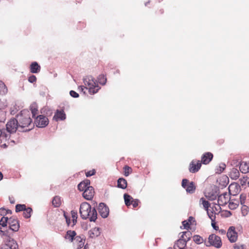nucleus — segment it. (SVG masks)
Returning <instances> with one entry per match:
<instances>
[{
  "label": "nucleus",
  "mask_w": 249,
  "mask_h": 249,
  "mask_svg": "<svg viewBox=\"0 0 249 249\" xmlns=\"http://www.w3.org/2000/svg\"><path fill=\"white\" fill-rule=\"evenodd\" d=\"M17 121L18 122L19 131L26 132L31 130L34 125L32 123L30 113L28 110L24 109L17 115Z\"/></svg>",
  "instance_id": "f257e3e1"
},
{
  "label": "nucleus",
  "mask_w": 249,
  "mask_h": 249,
  "mask_svg": "<svg viewBox=\"0 0 249 249\" xmlns=\"http://www.w3.org/2000/svg\"><path fill=\"white\" fill-rule=\"evenodd\" d=\"M80 213L81 217L83 219L89 218L90 221L95 222L97 218V213L94 208H91V206L87 202L82 203L80 207Z\"/></svg>",
  "instance_id": "f03ea898"
},
{
  "label": "nucleus",
  "mask_w": 249,
  "mask_h": 249,
  "mask_svg": "<svg viewBox=\"0 0 249 249\" xmlns=\"http://www.w3.org/2000/svg\"><path fill=\"white\" fill-rule=\"evenodd\" d=\"M84 86L79 87V89L85 93L84 91L85 89H88L90 94H94L97 93L100 87H99L98 82L91 76H88L83 79Z\"/></svg>",
  "instance_id": "7ed1b4c3"
},
{
  "label": "nucleus",
  "mask_w": 249,
  "mask_h": 249,
  "mask_svg": "<svg viewBox=\"0 0 249 249\" xmlns=\"http://www.w3.org/2000/svg\"><path fill=\"white\" fill-rule=\"evenodd\" d=\"M208 243L209 245H207V246H212L216 248H220L222 245L220 237L214 234L209 235Z\"/></svg>",
  "instance_id": "20e7f679"
},
{
  "label": "nucleus",
  "mask_w": 249,
  "mask_h": 249,
  "mask_svg": "<svg viewBox=\"0 0 249 249\" xmlns=\"http://www.w3.org/2000/svg\"><path fill=\"white\" fill-rule=\"evenodd\" d=\"M6 130L10 133H15L17 130L19 131L18 122L16 119H11L7 122Z\"/></svg>",
  "instance_id": "39448f33"
},
{
  "label": "nucleus",
  "mask_w": 249,
  "mask_h": 249,
  "mask_svg": "<svg viewBox=\"0 0 249 249\" xmlns=\"http://www.w3.org/2000/svg\"><path fill=\"white\" fill-rule=\"evenodd\" d=\"M182 186L185 188L187 193L193 194L195 192L196 190V186L193 182H188V180L187 179H183L182 181Z\"/></svg>",
  "instance_id": "423d86ee"
},
{
  "label": "nucleus",
  "mask_w": 249,
  "mask_h": 249,
  "mask_svg": "<svg viewBox=\"0 0 249 249\" xmlns=\"http://www.w3.org/2000/svg\"><path fill=\"white\" fill-rule=\"evenodd\" d=\"M35 123L37 127L42 128L48 124L49 120L46 117L40 115L37 116Z\"/></svg>",
  "instance_id": "0eeeda50"
},
{
  "label": "nucleus",
  "mask_w": 249,
  "mask_h": 249,
  "mask_svg": "<svg viewBox=\"0 0 249 249\" xmlns=\"http://www.w3.org/2000/svg\"><path fill=\"white\" fill-rule=\"evenodd\" d=\"M227 236L231 242L234 243L236 241L238 236L234 227L231 226L229 228Z\"/></svg>",
  "instance_id": "6e6552de"
},
{
  "label": "nucleus",
  "mask_w": 249,
  "mask_h": 249,
  "mask_svg": "<svg viewBox=\"0 0 249 249\" xmlns=\"http://www.w3.org/2000/svg\"><path fill=\"white\" fill-rule=\"evenodd\" d=\"M5 249H18L17 242L14 239L8 237L5 245L2 247Z\"/></svg>",
  "instance_id": "1a4fd4ad"
},
{
  "label": "nucleus",
  "mask_w": 249,
  "mask_h": 249,
  "mask_svg": "<svg viewBox=\"0 0 249 249\" xmlns=\"http://www.w3.org/2000/svg\"><path fill=\"white\" fill-rule=\"evenodd\" d=\"M230 201L229 195L227 193H223L218 196L217 202L218 207L220 209V206H224Z\"/></svg>",
  "instance_id": "9d476101"
},
{
  "label": "nucleus",
  "mask_w": 249,
  "mask_h": 249,
  "mask_svg": "<svg viewBox=\"0 0 249 249\" xmlns=\"http://www.w3.org/2000/svg\"><path fill=\"white\" fill-rule=\"evenodd\" d=\"M8 223L10 229L14 231H17L19 228V221L14 217L8 219Z\"/></svg>",
  "instance_id": "9b49d317"
},
{
  "label": "nucleus",
  "mask_w": 249,
  "mask_h": 249,
  "mask_svg": "<svg viewBox=\"0 0 249 249\" xmlns=\"http://www.w3.org/2000/svg\"><path fill=\"white\" fill-rule=\"evenodd\" d=\"M98 211L103 218H106L109 214V208L104 203H100L98 206Z\"/></svg>",
  "instance_id": "f8f14e48"
},
{
  "label": "nucleus",
  "mask_w": 249,
  "mask_h": 249,
  "mask_svg": "<svg viewBox=\"0 0 249 249\" xmlns=\"http://www.w3.org/2000/svg\"><path fill=\"white\" fill-rule=\"evenodd\" d=\"M94 194V189L92 186L88 187L83 193V196L87 200H91Z\"/></svg>",
  "instance_id": "ddd939ff"
},
{
  "label": "nucleus",
  "mask_w": 249,
  "mask_h": 249,
  "mask_svg": "<svg viewBox=\"0 0 249 249\" xmlns=\"http://www.w3.org/2000/svg\"><path fill=\"white\" fill-rule=\"evenodd\" d=\"M201 166V163L199 160H193L190 164L189 171L194 173L197 172Z\"/></svg>",
  "instance_id": "4468645a"
},
{
  "label": "nucleus",
  "mask_w": 249,
  "mask_h": 249,
  "mask_svg": "<svg viewBox=\"0 0 249 249\" xmlns=\"http://www.w3.org/2000/svg\"><path fill=\"white\" fill-rule=\"evenodd\" d=\"M56 121L59 120L63 121L66 119V114L63 110H57L53 117Z\"/></svg>",
  "instance_id": "2eb2a0df"
},
{
  "label": "nucleus",
  "mask_w": 249,
  "mask_h": 249,
  "mask_svg": "<svg viewBox=\"0 0 249 249\" xmlns=\"http://www.w3.org/2000/svg\"><path fill=\"white\" fill-rule=\"evenodd\" d=\"M213 157V155L211 153H206L202 157L201 162L204 164H207L209 163L210 161H211Z\"/></svg>",
  "instance_id": "dca6fc26"
},
{
  "label": "nucleus",
  "mask_w": 249,
  "mask_h": 249,
  "mask_svg": "<svg viewBox=\"0 0 249 249\" xmlns=\"http://www.w3.org/2000/svg\"><path fill=\"white\" fill-rule=\"evenodd\" d=\"M240 171L243 174L249 172V162L242 161L239 166Z\"/></svg>",
  "instance_id": "f3484780"
},
{
  "label": "nucleus",
  "mask_w": 249,
  "mask_h": 249,
  "mask_svg": "<svg viewBox=\"0 0 249 249\" xmlns=\"http://www.w3.org/2000/svg\"><path fill=\"white\" fill-rule=\"evenodd\" d=\"M100 234V229L99 228H94L89 231V235L90 238H95Z\"/></svg>",
  "instance_id": "a211bd4d"
},
{
  "label": "nucleus",
  "mask_w": 249,
  "mask_h": 249,
  "mask_svg": "<svg viewBox=\"0 0 249 249\" xmlns=\"http://www.w3.org/2000/svg\"><path fill=\"white\" fill-rule=\"evenodd\" d=\"M186 243L183 240L179 238L175 243L174 248V249H186Z\"/></svg>",
  "instance_id": "6ab92c4d"
},
{
  "label": "nucleus",
  "mask_w": 249,
  "mask_h": 249,
  "mask_svg": "<svg viewBox=\"0 0 249 249\" xmlns=\"http://www.w3.org/2000/svg\"><path fill=\"white\" fill-rule=\"evenodd\" d=\"M90 185V181L89 179H86L80 182L78 185V189L80 191H84Z\"/></svg>",
  "instance_id": "aec40b11"
},
{
  "label": "nucleus",
  "mask_w": 249,
  "mask_h": 249,
  "mask_svg": "<svg viewBox=\"0 0 249 249\" xmlns=\"http://www.w3.org/2000/svg\"><path fill=\"white\" fill-rule=\"evenodd\" d=\"M40 71V67L36 62H33L30 65V71L32 73H38Z\"/></svg>",
  "instance_id": "412c9836"
},
{
  "label": "nucleus",
  "mask_w": 249,
  "mask_h": 249,
  "mask_svg": "<svg viewBox=\"0 0 249 249\" xmlns=\"http://www.w3.org/2000/svg\"><path fill=\"white\" fill-rule=\"evenodd\" d=\"M181 234L180 239L183 240L186 243L190 240L192 235V233L189 231L182 232Z\"/></svg>",
  "instance_id": "4be33fe9"
},
{
  "label": "nucleus",
  "mask_w": 249,
  "mask_h": 249,
  "mask_svg": "<svg viewBox=\"0 0 249 249\" xmlns=\"http://www.w3.org/2000/svg\"><path fill=\"white\" fill-rule=\"evenodd\" d=\"M76 235V232L74 231H68L65 235V238L68 239L71 242L73 240L74 237Z\"/></svg>",
  "instance_id": "5701e85b"
},
{
  "label": "nucleus",
  "mask_w": 249,
  "mask_h": 249,
  "mask_svg": "<svg viewBox=\"0 0 249 249\" xmlns=\"http://www.w3.org/2000/svg\"><path fill=\"white\" fill-rule=\"evenodd\" d=\"M118 187L122 189H125L127 187V181L123 178H120L118 180Z\"/></svg>",
  "instance_id": "b1692460"
},
{
  "label": "nucleus",
  "mask_w": 249,
  "mask_h": 249,
  "mask_svg": "<svg viewBox=\"0 0 249 249\" xmlns=\"http://www.w3.org/2000/svg\"><path fill=\"white\" fill-rule=\"evenodd\" d=\"M240 173L237 169L233 168L231 172V178L233 179H236L239 177Z\"/></svg>",
  "instance_id": "393cba45"
},
{
  "label": "nucleus",
  "mask_w": 249,
  "mask_h": 249,
  "mask_svg": "<svg viewBox=\"0 0 249 249\" xmlns=\"http://www.w3.org/2000/svg\"><path fill=\"white\" fill-rule=\"evenodd\" d=\"M52 204L55 207H58L61 204V200L60 197L55 196L52 200Z\"/></svg>",
  "instance_id": "a878e982"
},
{
  "label": "nucleus",
  "mask_w": 249,
  "mask_h": 249,
  "mask_svg": "<svg viewBox=\"0 0 249 249\" xmlns=\"http://www.w3.org/2000/svg\"><path fill=\"white\" fill-rule=\"evenodd\" d=\"M124 197L125 205L127 206H130L131 205V202H132V200H133V197L127 194H124Z\"/></svg>",
  "instance_id": "bb28decb"
},
{
  "label": "nucleus",
  "mask_w": 249,
  "mask_h": 249,
  "mask_svg": "<svg viewBox=\"0 0 249 249\" xmlns=\"http://www.w3.org/2000/svg\"><path fill=\"white\" fill-rule=\"evenodd\" d=\"M30 109L32 114L33 117H35L37 114V106L36 103H33L30 106Z\"/></svg>",
  "instance_id": "cd10ccee"
},
{
  "label": "nucleus",
  "mask_w": 249,
  "mask_h": 249,
  "mask_svg": "<svg viewBox=\"0 0 249 249\" xmlns=\"http://www.w3.org/2000/svg\"><path fill=\"white\" fill-rule=\"evenodd\" d=\"M8 89L3 82L0 81V94L4 95L7 93Z\"/></svg>",
  "instance_id": "c85d7f7f"
},
{
  "label": "nucleus",
  "mask_w": 249,
  "mask_h": 249,
  "mask_svg": "<svg viewBox=\"0 0 249 249\" xmlns=\"http://www.w3.org/2000/svg\"><path fill=\"white\" fill-rule=\"evenodd\" d=\"M199 202L200 203L203 205L204 208L207 211H208V208L210 205L209 202L208 201L206 200L203 197H202L200 199Z\"/></svg>",
  "instance_id": "c756f323"
},
{
  "label": "nucleus",
  "mask_w": 249,
  "mask_h": 249,
  "mask_svg": "<svg viewBox=\"0 0 249 249\" xmlns=\"http://www.w3.org/2000/svg\"><path fill=\"white\" fill-rule=\"evenodd\" d=\"M32 212V209L28 207L27 208H26L23 213V216L26 218H28L31 217V213Z\"/></svg>",
  "instance_id": "7c9ffc66"
},
{
  "label": "nucleus",
  "mask_w": 249,
  "mask_h": 249,
  "mask_svg": "<svg viewBox=\"0 0 249 249\" xmlns=\"http://www.w3.org/2000/svg\"><path fill=\"white\" fill-rule=\"evenodd\" d=\"M239 205L238 200L233 201L232 200L229 202V207L231 210L235 209Z\"/></svg>",
  "instance_id": "2f4dec72"
},
{
  "label": "nucleus",
  "mask_w": 249,
  "mask_h": 249,
  "mask_svg": "<svg viewBox=\"0 0 249 249\" xmlns=\"http://www.w3.org/2000/svg\"><path fill=\"white\" fill-rule=\"evenodd\" d=\"M193 240L197 244H200L203 242V239L201 236L197 235L193 236Z\"/></svg>",
  "instance_id": "473e14b6"
},
{
  "label": "nucleus",
  "mask_w": 249,
  "mask_h": 249,
  "mask_svg": "<svg viewBox=\"0 0 249 249\" xmlns=\"http://www.w3.org/2000/svg\"><path fill=\"white\" fill-rule=\"evenodd\" d=\"M98 82L103 85H105L107 82V78L104 75H100L98 78Z\"/></svg>",
  "instance_id": "72a5a7b5"
},
{
  "label": "nucleus",
  "mask_w": 249,
  "mask_h": 249,
  "mask_svg": "<svg viewBox=\"0 0 249 249\" xmlns=\"http://www.w3.org/2000/svg\"><path fill=\"white\" fill-rule=\"evenodd\" d=\"M221 216L223 217H229L231 215V213L228 210H223L221 212Z\"/></svg>",
  "instance_id": "f704fd0d"
},
{
  "label": "nucleus",
  "mask_w": 249,
  "mask_h": 249,
  "mask_svg": "<svg viewBox=\"0 0 249 249\" xmlns=\"http://www.w3.org/2000/svg\"><path fill=\"white\" fill-rule=\"evenodd\" d=\"M26 208V206L24 204H17L16 206V212L24 211Z\"/></svg>",
  "instance_id": "c9c22d12"
},
{
  "label": "nucleus",
  "mask_w": 249,
  "mask_h": 249,
  "mask_svg": "<svg viewBox=\"0 0 249 249\" xmlns=\"http://www.w3.org/2000/svg\"><path fill=\"white\" fill-rule=\"evenodd\" d=\"M124 175L125 176H128L131 172L132 169L131 167L126 165L124 167Z\"/></svg>",
  "instance_id": "e433bc0d"
},
{
  "label": "nucleus",
  "mask_w": 249,
  "mask_h": 249,
  "mask_svg": "<svg viewBox=\"0 0 249 249\" xmlns=\"http://www.w3.org/2000/svg\"><path fill=\"white\" fill-rule=\"evenodd\" d=\"M226 165L224 163H220L219 165L218 168L217 169V171H216V173H221L223 171V170L225 169Z\"/></svg>",
  "instance_id": "4c0bfd02"
},
{
  "label": "nucleus",
  "mask_w": 249,
  "mask_h": 249,
  "mask_svg": "<svg viewBox=\"0 0 249 249\" xmlns=\"http://www.w3.org/2000/svg\"><path fill=\"white\" fill-rule=\"evenodd\" d=\"M8 222V218L6 217H2L0 220V225H1L2 227H5L6 226L7 223Z\"/></svg>",
  "instance_id": "58836bf2"
},
{
  "label": "nucleus",
  "mask_w": 249,
  "mask_h": 249,
  "mask_svg": "<svg viewBox=\"0 0 249 249\" xmlns=\"http://www.w3.org/2000/svg\"><path fill=\"white\" fill-rule=\"evenodd\" d=\"M214 211V208H213V211L211 213H210L208 210V211H207L208 215L212 220V222H214L215 219V216L213 215V212Z\"/></svg>",
  "instance_id": "ea45409f"
},
{
  "label": "nucleus",
  "mask_w": 249,
  "mask_h": 249,
  "mask_svg": "<svg viewBox=\"0 0 249 249\" xmlns=\"http://www.w3.org/2000/svg\"><path fill=\"white\" fill-rule=\"evenodd\" d=\"M241 211L243 216H245L248 214V207L246 205H243Z\"/></svg>",
  "instance_id": "a19ab883"
},
{
  "label": "nucleus",
  "mask_w": 249,
  "mask_h": 249,
  "mask_svg": "<svg viewBox=\"0 0 249 249\" xmlns=\"http://www.w3.org/2000/svg\"><path fill=\"white\" fill-rule=\"evenodd\" d=\"M71 217H72V221H73V225H74L76 222V219H77V213L73 211H72L71 212Z\"/></svg>",
  "instance_id": "79ce46f5"
},
{
  "label": "nucleus",
  "mask_w": 249,
  "mask_h": 249,
  "mask_svg": "<svg viewBox=\"0 0 249 249\" xmlns=\"http://www.w3.org/2000/svg\"><path fill=\"white\" fill-rule=\"evenodd\" d=\"M5 112L0 109V122H3L5 120Z\"/></svg>",
  "instance_id": "37998d69"
},
{
  "label": "nucleus",
  "mask_w": 249,
  "mask_h": 249,
  "mask_svg": "<svg viewBox=\"0 0 249 249\" xmlns=\"http://www.w3.org/2000/svg\"><path fill=\"white\" fill-rule=\"evenodd\" d=\"M246 195L244 194H241L240 196V201L241 205H243L245 203Z\"/></svg>",
  "instance_id": "c03bdc74"
},
{
  "label": "nucleus",
  "mask_w": 249,
  "mask_h": 249,
  "mask_svg": "<svg viewBox=\"0 0 249 249\" xmlns=\"http://www.w3.org/2000/svg\"><path fill=\"white\" fill-rule=\"evenodd\" d=\"M36 80V76L34 75H32L28 78V81L29 82L31 83H33L34 82H35Z\"/></svg>",
  "instance_id": "a18cd8bd"
},
{
  "label": "nucleus",
  "mask_w": 249,
  "mask_h": 249,
  "mask_svg": "<svg viewBox=\"0 0 249 249\" xmlns=\"http://www.w3.org/2000/svg\"><path fill=\"white\" fill-rule=\"evenodd\" d=\"M234 249H244V245L242 244H235L233 245Z\"/></svg>",
  "instance_id": "49530a36"
},
{
  "label": "nucleus",
  "mask_w": 249,
  "mask_h": 249,
  "mask_svg": "<svg viewBox=\"0 0 249 249\" xmlns=\"http://www.w3.org/2000/svg\"><path fill=\"white\" fill-rule=\"evenodd\" d=\"M182 223L184 229H188L190 228V224L187 221L184 220L182 222Z\"/></svg>",
  "instance_id": "de8ad7c7"
},
{
  "label": "nucleus",
  "mask_w": 249,
  "mask_h": 249,
  "mask_svg": "<svg viewBox=\"0 0 249 249\" xmlns=\"http://www.w3.org/2000/svg\"><path fill=\"white\" fill-rule=\"evenodd\" d=\"M95 170L94 169H93V170H92L87 172L86 173V175L87 177H89L94 175L95 174Z\"/></svg>",
  "instance_id": "09e8293b"
},
{
  "label": "nucleus",
  "mask_w": 249,
  "mask_h": 249,
  "mask_svg": "<svg viewBox=\"0 0 249 249\" xmlns=\"http://www.w3.org/2000/svg\"><path fill=\"white\" fill-rule=\"evenodd\" d=\"M139 200L138 199H133L131 202V204L133 205L134 208H136L138 206Z\"/></svg>",
  "instance_id": "8fccbe9b"
},
{
  "label": "nucleus",
  "mask_w": 249,
  "mask_h": 249,
  "mask_svg": "<svg viewBox=\"0 0 249 249\" xmlns=\"http://www.w3.org/2000/svg\"><path fill=\"white\" fill-rule=\"evenodd\" d=\"M70 94L71 96L72 97H73L74 98H77L79 96V94L76 92H75L73 90L70 91Z\"/></svg>",
  "instance_id": "3c124183"
},
{
  "label": "nucleus",
  "mask_w": 249,
  "mask_h": 249,
  "mask_svg": "<svg viewBox=\"0 0 249 249\" xmlns=\"http://www.w3.org/2000/svg\"><path fill=\"white\" fill-rule=\"evenodd\" d=\"M7 137L6 134H5L0 129V140L2 141L3 139Z\"/></svg>",
  "instance_id": "603ef678"
},
{
  "label": "nucleus",
  "mask_w": 249,
  "mask_h": 249,
  "mask_svg": "<svg viewBox=\"0 0 249 249\" xmlns=\"http://www.w3.org/2000/svg\"><path fill=\"white\" fill-rule=\"evenodd\" d=\"M64 216L66 219V221L67 225H70V223H71L70 218L68 215H67L66 213L65 212L64 213Z\"/></svg>",
  "instance_id": "864d4df0"
},
{
  "label": "nucleus",
  "mask_w": 249,
  "mask_h": 249,
  "mask_svg": "<svg viewBox=\"0 0 249 249\" xmlns=\"http://www.w3.org/2000/svg\"><path fill=\"white\" fill-rule=\"evenodd\" d=\"M6 209H5L3 208H1L0 209V215H4L6 214Z\"/></svg>",
  "instance_id": "5fc2aeb1"
},
{
  "label": "nucleus",
  "mask_w": 249,
  "mask_h": 249,
  "mask_svg": "<svg viewBox=\"0 0 249 249\" xmlns=\"http://www.w3.org/2000/svg\"><path fill=\"white\" fill-rule=\"evenodd\" d=\"M247 178H248V177L247 176L246 177H244L243 179H241V183L242 184V185H243L244 184L246 183L247 180Z\"/></svg>",
  "instance_id": "6e6d98bb"
},
{
  "label": "nucleus",
  "mask_w": 249,
  "mask_h": 249,
  "mask_svg": "<svg viewBox=\"0 0 249 249\" xmlns=\"http://www.w3.org/2000/svg\"><path fill=\"white\" fill-rule=\"evenodd\" d=\"M212 226L213 227V228L215 230H217L218 229V226H216L215 225V223H214V222H212Z\"/></svg>",
  "instance_id": "4d7b16f0"
},
{
  "label": "nucleus",
  "mask_w": 249,
  "mask_h": 249,
  "mask_svg": "<svg viewBox=\"0 0 249 249\" xmlns=\"http://www.w3.org/2000/svg\"><path fill=\"white\" fill-rule=\"evenodd\" d=\"M219 232L221 235H224V234H225L226 233V231L225 230H223V229H220L219 231Z\"/></svg>",
  "instance_id": "13d9d810"
},
{
  "label": "nucleus",
  "mask_w": 249,
  "mask_h": 249,
  "mask_svg": "<svg viewBox=\"0 0 249 249\" xmlns=\"http://www.w3.org/2000/svg\"><path fill=\"white\" fill-rule=\"evenodd\" d=\"M75 240H76V241L78 242H80V241L83 240L81 237L80 236H76L75 238Z\"/></svg>",
  "instance_id": "bf43d9fd"
},
{
  "label": "nucleus",
  "mask_w": 249,
  "mask_h": 249,
  "mask_svg": "<svg viewBox=\"0 0 249 249\" xmlns=\"http://www.w3.org/2000/svg\"><path fill=\"white\" fill-rule=\"evenodd\" d=\"M84 245V242L83 241V240H82L81 241H80V242H79V245H78V246L80 247V248H82L83 247Z\"/></svg>",
  "instance_id": "052dcab7"
},
{
  "label": "nucleus",
  "mask_w": 249,
  "mask_h": 249,
  "mask_svg": "<svg viewBox=\"0 0 249 249\" xmlns=\"http://www.w3.org/2000/svg\"><path fill=\"white\" fill-rule=\"evenodd\" d=\"M9 200H10V203L11 204L15 203V200H14V198L13 197H9Z\"/></svg>",
  "instance_id": "680f3d73"
},
{
  "label": "nucleus",
  "mask_w": 249,
  "mask_h": 249,
  "mask_svg": "<svg viewBox=\"0 0 249 249\" xmlns=\"http://www.w3.org/2000/svg\"><path fill=\"white\" fill-rule=\"evenodd\" d=\"M194 217H193L192 216H190V217H189V218L188 219V222H189H189L191 223V221L194 220Z\"/></svg>",
  "instance_id": "e2e57ef3"
},
{
  "label": "nucleus",
  "mask_w": 249,
  "mask_h": 249,
  "mask_svg": "<svg viewBox=\"0 0 249 249\" xmlns=\"http://www.w3.org/2000/svg\"><path fill=\"white\" fill-rule=\"evenodd\" d=\"M3 175L0 172V180L2 179Z\"/></svg>",
  "instance_id": "0e129e2a"
},
{
  "label": "nucleus",
  "mask_w": 249,
  "mask_h": 249,
  "mask_svg": "<svg viewBox=\"0 0 249 249\" xmlns=\"http://www.w3.org/2000/svg\"><path fill=\"white\" fill-rule=\"evenodd\" d=\"M6 214L8 213H11V211L10 210H6Z\"/></svg>",
  "instance_id": "69168bd1"
},
{
  "label": "nucleus",
  "mask_w": 249,
  "mask_h": 249,
  "mask_svg": "<svg viewBox=\"0 0 249 249\" xmlns=\"http://www.w3.org/2000/svg\"><path fill=\"white\" fill-rule=\"evenodd\" d=\"M2 146H3V147H6V144H3L2 145Z\"/></svg>",
  "instance_id": "338daca9"
},
{
  "label": "nucleus",
  "mask_w": 249,
  "mask_h": 249,
  "mask_svg": "<svg viewBox=\"0 0 249 249\" xmlns=\"http://www.w3.org/2000/svg\"><path fill=\"white\" fill-rule=\"evenodd\" d=\"M233 186V185H231L230 186L229 188H231V187H232V186Z\"/></svg>",
  "instance_id": "774afa93"
}]
</instances>
